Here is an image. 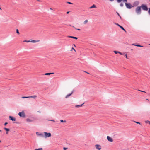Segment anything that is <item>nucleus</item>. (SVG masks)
<instances>
[{
    "label": "nucleus",
    "instance_id": "obj_50",
    "mask_svg": "<svg viewBox=\"0 0 150 150\" xmlns=\"http://www.w3.org/2000/svg\"><path fill=\"white\" fill-rule=\"evenodd\" d=\"M1 141L0 140V143L1 142Z\"/></svg>",
    "mask_w": 150,
    "mask_h": 150
},
{
    "label": "nucleus",
    "instance_id": "obj_5",
    "mask_svg": "<svg viewBox=\"0 0 150 150\" xmlns=\"http://www.w3.org/2000/svg\"><path fill=\"white\" fill-rule=\"evenodd\" d=\"M125 5L127 8L129 9H131L132 7L130 3H127L126 2L125 3Z\"/></svg>",
    "mask_w": 150,
    "mask_h": 150
},
{
    "label": "nucleus",
    "instance_id": "obj_36",
    "mask_svg": "<svg viewBox=\"0 0 150 150\" xmlns=\"http://www.w3.org/2000/svg\"><path fill=\"white\" fill-rule=\"evenodd\" d=\"M67 148H65V147H64V148H63V149H64V150H67Z\"/></svg>",
    "mask_w": 150,
    "mask_h": 150
},
{
    "label": "nucleus",
    "instance_id": "obj_12",
    "mask_svg": "<svg viewBox=\"0 0 150 150\" xmlns=\"http://www.w3.org/2000/svg\"><path fill=\"white\" fill-rule=\"evenodd\" d=\"M39 41V40H30V42L35 43Z\"/></svg>",
    "mask_w": 150,
    "mask_h": 150
},
{
    "label": "nucleus",
    "instance_id": "obj_6",
    "mask_svg": "<svg viewBox=\"0 0 150 150\" xmlns=\"http://www.w3.org/2000/svg\"><path fill=\"white\" fill-rule=\"evenodd\" d=\"M37 97V96L36 95H34L30 96H28V97H25V96H22L21 98H33L34 99L35 98Z\"/></svg>",
    "mask_w": 150,
    "mask_h": 150
},
{
    "label": "nucleus",
    "instance_id": "obj_52",
    "mask_svg": "<svg viewBox=\"0 0 150 150\" xmlns=\"http://www.w3.org/2000/svg\"><path fill=\"white\" fill-rule=\"evenodd\" d=\"M1 130H0V132H1Z\"/></svg>",
    "mask_w": 150,
    "mask_h": 150
},
{
    "label": "nucleus",
    "instance_id": "obj_22",
    "mask_svg": "<svg viewBox=\"0 0 150 150\" xmlns=\"http://www.w3.org/2000/svg\"><path fill=\"white\" fill-rule=\"evenodd\" d=\"M96 6L95 5H93V6L90 7V9H91L93 8H96Z\"/></svg>",
    "mask_w": 150,
    "mask_h": 150
},
{
    "label": "nucleus",
    "instance_id": "obj_23",
    "mask_svg": "<svg viewBox=\"0 0 150 150\" xmlns=\"http://www.w3.org/2000/svg\"><path fill=\"white\" fill-rule=\"evenodd\" d=\"M35 150H43V149L42 148H40L39 149H35Z\"/></svg>",
    "mask_w": 150,
    "mask_h": 150
},
{
    "label": "nucleus",
    "instance_id": "obj_43",
    "mask_svg": "<svg viewBox=\"0 0 150 150\" xmlns=\"http://www.w3.org/2000/svg\"><path fill=\"white\" fill-rule=\"evenodd\" d=\"M114 0H110V1H114Z\"/></svg>",
    "mask_w": 150,
    "mask_h": 150
},
{
    "label": "nucleus",
    "instance_id": "obj_15",
    "mask_svg": "<svg viewBox=\"0 0 150 150\" xmlns=\"http://www.w3.org/2000/svg\"><path fill=\"white\" fill-rule=\"evenodd\" d=\"M4 129L6 131V134H8V132L10 130L9 129L6 128H4Z\"/></svg>",
    "mask_w": 150,
    "mask_h": 150
},
{
    "label": "nucleus",
    "instance_id": "obj_10",
    "mask_svg": "<svg viewBox=\"0 0 150 150\" xmlns=\"http://www.w3.org/2000/svg\"><path fill=\"white\" fill-rule=\"evenodd\" d=\"M26 120L27 122H30L33 121V120L32 119L28 118L26 119Z\"/></svg>",
    "mask_w": 150,
    "mask_h": 150
},
{
    "label": "nucleus",
    "instance_id": "obj_17",
    "mask_svg": "<svg viewBox=\"0 0 150 150\" xmlns=\"http://www.w3.org/2000/svg\"><path fill=\"white\" fill-rule=\"evenodd\" d=\"M84 103H83V104L80 105H76L75 106V107L76 108H78L79 107H81L83 105Z\"/></svg>",
    "mask_w": 150,
    "mask_h": 150
},
{
    "label": "nucleus",
    "instance_id": "obj_40",
    "mask_svg": "<svg viewBox=\"0 0 150 150\" xmlns=\"http://www.w3.org/2000/svg\"><path fill=\"white\" fill-rule=\"evenodd\" d=\"M118 53H119V54H120L121 55H122V53H121V52H119Z\"/></svg>",
    "mask_w": 150,
    "mask_h": 150
},
{
    "label": "nucleus",
    "instance_id": "obj_3",
    "mask_svg": "<svg viewBox=\"0 0 150 150\" xmlns=\"http://www.w3.org/2000/svg\"><path fill=\"white\" fill-rule=\"evenodd\" d=\"M140 7H141V8H142L144 10L147 11L148 10V7L146 5L144 4H142L141 6H140Z\"/></svg>",
    "mask_w": 150,
    "mask_h": 150
},
{
    "label": "nucleus",
    "instance_id": "obj_26",
    "mask_svg": "<svg viewBox=\"0 0 150 150\" xmlns=\"http://www.w3.org/2000/svg\"><path fill=\"white\" fill-rule=\"evenodd\" d=\"M16 33L18 34H20L19 32L18 29H16Z\"/></svg>",
    "mask_w": 150,
    "mask_h": 150
},
{
    "label": "nucleus",
    "instance_id": "obj_49",
    "mask_svg": "<svg viewBox=\"0 0 150 150\" xmlns=\"http://www.w3.org/2000/svg\"><path fill=\"white\" fill-rule=\"evenodd\" d=\"M74 46H75V47H76V46H75V45H74Z\"/></svg>",
    "mask_w": 150,
    "mask_h": 150
},
{
    "label": "nucleus",
    "instance_id": "obj_39",
    "mask_svg": "<svg viewBox=\"0 0 150 150\" xmlns=\"http://www.w3.org/2000/svg\"><path fill=\"white\" fill-rule=\"evenodd\" d=\"M8 124V123L7 122H5V123H4V125L5 126H6L7 124Z\"/></svg>",
    "mask_w": 150,
    "mask_h": 150
},
{
    "label": "nucleus",
    "instance_id": "obj_18",
    "mask_svg": "<svg viewBox=\"0 0 150 150\" xmlns=\"http://www.w3.org/2000/svg\"><path fill=\"white\" fill-rule=\"evenodd\" d=\"M88 22V20H86L84 21L83 22V23L84 24H87Z\"/></svg>",
    "mask_w": 150,
    "mask_h": 150
},
{
    "label": "nucleus",
    "instance_id": "obj_48",
    "mask_svg": "<svg viewBox=\"0 0 150 150\" xmlns=\"http://www.w3.org/2000/svg\"><path fill=\"white\" fill-rule=\"evenodd\" d=\"M0 9L1 10H2L1 8L0 7Z\"/></svg>",
    "mask_w": 150,
    "mask_h": 150
},
{
    "label": "nucleus",
    "instance_id": "obj_51",
    "mask_svg": "<svg viewBox=\"0 0 150 150\" xmlns=\"http://www.w3.org/2000/svg\"><path fill=\"white\" fill-rule=\"evenodd\" d=\"M38 112H39L40 113V112L38 111Z\"/></svg>",
    "mask_w": 150,
    "mask_h": 150
},
{
    "label": "nucleus",
    "instance_id": "obj_25",
    "mask_svg": "<svg viewBox=\"0 0 150 150\" xmlns=\"http://www.w3.org/2000/svg\"><path fill=\"white\" fill-rule=\"evenodd\" d=\"M119 52L117 51H114V52L115 54H117V53H118Z\"/></svg>",
    "mask_w": 150,
    "mask_h": 150
},
{
    "label": "nucleus",
    "instance_id": "obj_21",
    "mask_svg": "<svg viewBox=\"0 0 150 150\" xmlns=\"http://www.w3.org/2000/svg\"><path fill=\"white\" fill-rule=\"evenodd\" d=\"M120 27L125 32H126V31L125 30V29H124V28H123V27L121 26H120Z\"/></svg>",
    "mask_w": 150,
    "mask_h": 150
},
{
    "label": "nucleus",
    "instance_id": "obj_14",
    "mask_svg": "<svg viewBox=\"0 0 150 150\" xmlns=\"http://www.w3.org/2000/svg\"><path fill=\"white\" fill-rule=\"evenodd\" d=\"M69 38H71L73 39H78V38L76 37L72 36H67Z\"/></svg>",
    "mask_w": 150,
    "mask_h": 150
},
{
    "label": "nucleus",
    "instance_id": "obj_45",
    "mask_svg": "<svg viewBox=\"0 0 150 150\" xmlns=\"http://www.w3.org/2000/svg\"><path fill=\"white\" fill-rule=\"evenodd\" d=\"M85 72H86V73L88 74H89V73H88V72H86V71Z\"/></svg>",
    "mask_w": 150,
    "mask_h": 150
},
{
    "label": "nucleus",
    "instance_id": "obj_29",
    "mask_svg": "<svg viewBox=\"0 0 150 150\" xmlns=\"http://www.w3.org/2000/svg\"><path fill=\"white\" fill-rule=\"evenodd\" d=\"M120 6L121 7H122L123 6V4L122 3H121L120 4Z\"/></svg>",
    "mask_w": 150,
    "mask_h": 150
},
{
    "label": "nucleus",
    "instance_id": "obj_9",
    "mask_svg": "<svg viewBox=\"0 0 150 150\" xmlns=\"http://www.w3.org/2000/svg\"><path fill=\"white\" fill-rule=\"evenodd\" d=\"M96 148L98 150H100L101 149V146L100 145H96L95 146Z\"/></svg>",
    "mask_w": 150,
    "mask_h": 150
},
{
    "label": "nucleus",
    "instance_id": "obj_38",
    "mask_svg": "<svg viewBox=\"0 0 150 150\" xmlns=\"http://www.w3.org/2000/svg\"><path fill=\"white\" fill-rule=\"evenodd\" d=\"M125 57H126V58H127V54H125Z\"/></svg>",
    "mask_w": 150,
    "mask_h": 150
},
{
    "label": "nucleus",
    "instance_id": "obj_20",
    "mask_svg": "<svg viewBox=\"0 0 150 150\" xmlns=\"http://www.w3.org/2000/svg\"><path fill=\"white\" fill-rule=\"evenodd\" d=\"M54 73H46L45 74V75H50V74H53Z\"/></svg>",
    "mask_w": 150,
    "mask_h": 150
},
{
    "label": "nucleus",
    "instance_id": "obj_1",
    "mask_svg": "<svg viewBox=\"0 0 150 150\" xmlns=\"http://www.w3.org/2000/svg\"><path fill=\"white\" fill-rule=\"evenodd\" d=\"M135 11L137 14H140L141 12V7L140 6L137 7L136 8Z\"/></svg>",
    "mask_w": 150,
    "mask_h": 150
},
{
    "label": "nucleus",
    "instance_id": "obj_47",
    "mask_svg": "<svg viewBox=\"0 0 150 150\" xmlns=\"http://www.w3.org/2000/svg\"><path fill=\"white\" fill-rule=\"evenodd\" d=\"M37 1H40V0H38Z\"/></svg>",
    "mask_w": 150,
    "mask_h": 150
},
{
    "label": "nucleus",
    "instance_id": "obj_4",
    "mask_svg": "<svg viewBox=\"0 0 150 150\" xmlns=\"http://www.w3.org/2000/svg\"><path fill=\"white\" fill-rule=\"evenodd\" d=\"M18 115L20 116L23 117H25V115L23 111L19 112L18 113Z\"/></svg>",
    "mask_w": 150,
    "mask_h": 150
},
{
    "label": "nucleus",
    "instance_id": "obj_24",
    "mask_svg": "<svg viewBox=\"0 0 150 150\" xmlns=\"http://www.w3.org/2000/svg\"><path fill=\"white\" fill-rule=\"evenodd\" d=\"M72 27L74 28L75 29L78 30H81L79 29H77L74 26H72Z\"/></svg>",
    "mask_w": 150,
    "mask_h": 150
},
{
    "label": "nucleus",
    "instance_id": "obj_42",
    "mask_svg": "<svg viewBox=\"0 0 150 150\" xmlns=\"http://www.w3.org/2000/svg\"><path fill=\"white\" fill-rule=\"evenodd\" d=\"M117 13L118 14V15L119 16H120V14L117 12Z\"/></svg>",
    "mask_w": 150,
    "mask_h": 150
},
{
    "label": "nucleus",
    "instance_id": "obj_2",
    "mask_svg": "<svg viewBox=\"0 0 150 150\" xmlns=\"http://www.w3.org/2000/svg\"><path fill=\"white\" fill-rule=\"evenodd\" d=\"M51 136V134L50 133H47V132H45L44 133V137L45 138L50 137Z\"/></svg>",
    "mask_w": 150,
    "mask_h": 150
},
{
    "label": "nucleus",
    "instance_id": "obj_28",
    "mask_svg": "<svg viewBox=\"0 0 150 150\" xmlns=\"http://www.w3.org/2000/svg\"><path fill=\"white\" fill-rule=\"evenodd\" d=\"M72 50H73L75 52L76 51L75 50L73 47H72L71 50H70L72 51Z\"/></svg>",
    "mask_w": 150,
    "mask_h": 150
},
{
    "label": "nucleus",
    "instance_id": "obj_27",
    "mask_svg": "<svg viewBox=\"0 0 150 150\" xmlns=\"http://www.w3.org/2000/svg\"><path fill=\"white\" fill-rule=\"evenodd\" d=\"M24 42H30V40H25L23 41Z\"/></svg>",
    "mask_w": 150,
    "mask_h": 150
},
{
    "label": "nucleus",
    "instance_id": "obj_46",
    "mask_svg": "<svg viewBox=\"0 0 150 150\" xmlns=\"http://www.w3.org/2000/svg\"><path fill=\"white\" fill-rule=\"evenodd\" d=\"M119 16L120 17V18L121 19L122 18H121V16Z\"/></svg>",
    "mask_w": 150,
    "mask_h": 150
},
{
    "label": "nucleus",
    "instance_id": "obj_41",
    "mask_svg": "<svg viewBox=\"0 0 150 150\" xmlns=\"http://www.w3.org/2000/svg\"><path fill=\"white\" fill-rule=\"evenodd\" d=\"M69 11H67V14H68L69 13Z\"/></svg>",
    "mask_w": 150,
    "mask_h": 150
},
{
    "label": "nucleus",
    "instance_id": "obj_19",
    "mask_svg": "<svg viewBox=\"0 0 150 150\" xmlns=\"http://www.w3.org/2000/svg\"><path fill=\"white\" fill-rule=\"evenodd\" d=\"M132 45H134V46H136L137 47H143V46H141V45H135V44H132Z\"/></svg>",
    "mask_w": 150,
    "mask_h": 150
},
{
    "label": "nucleus",
    "instance_id": "obj_35",
    "mask_svg": "<svg viewBox=\"0 0 150 150\" xmlns=\"http://www.w3.org/2000/svg\"><path fill=\"white\" fill-rule=\"evenodd\" d=\"M146 123H147V122H149V124H150V121H146Z\"/></svg>",
    "mask_w": 150,
    "mask_h": 150
},
{
    "label": "nucleus",
    "instance_id": "obj_11",
    "mask_svg": "<svg viewBox=\"0 0 150 150\" xmlns=\"http://www.w3.org/2000/svg\"><path fill=\"white\" fill-rule=\"evenodd\" d=\"M9 119L12 121H15L16 120V118L11 116H9Z\"/></svg>",
    "mask_w": 150,
    "mask_h": 150
},
{
    "label": "nucleus",
    "instance_id": "obj_31",
    "mask_svg": "<svg viewBox=\"0 0 150 150\" xmlns=\"http://www.w3.org/2000/svg\"><path fill=\"white\" fill-rule=\"evenodd\" d=\"M134 122H135L136 123H137V124H140V123L139 122H136L135 121H134Z\"/></svg>",
    "mask_w": 150,
    "mask_h": 150
},
{
    "label": "nucleus",
    "instance_id": "obj_34",
    "mask_svg": "<svg viewBox=\"0 0 150 150\" xmlns=\"http://www.w3.org/2000/svg\"><path fill=\"white\" fill-rule=\"evenodd\" d=\"M67 3L69 4H72V3L70 2H67Z\"/></svg>",
    "mask_w": 150,
    "mask_h": 150
},
{
    "label": "nucleus",
    "instance_id": "obj_32",
    "mask_svg": "<svg viewBox=\"0 0 150 150\" xmlns=\"http://www.w3.org/2000/svg\"><path fill=\"white\" fill-rule=\"evenodd\" d=\"M138 91H140V92H144V93H146V92H145V91H141V90H138Z\"/></svg>",
    "mask_w": 150,
    "mask_h": 150
},
{
    "label": "nucleus",
    "instance_id": "obj_16",
    "mask_svg": "<svg viewBox=\"0 0 150 150\" xmlns=\"http://www.w3.org/2000/svg\"><path fill=\"white\" fill-rule=\"evenodd\" d=\"M72 93H73V92H72L71 93L68 94L67 95H66L65 96V98H68L70 96H71V94H72Z\"/></svg>",
    "mask_w": 150,
    "mask_h": 150
},
{
    "label": "nucleus",
    "instance_id": "obj_30",
    "mask_svg": "<svg viewBox=\"0 0 150 150\" xmlns=\"http://www.w3.org/2000/svg\"><path fill=\"white\" fill-rule=\"evenodd\" d=\"M60 122H66V121L65 120H60Z\"/></svg>",
    "mask_w": 150,
    "mask_h": 150
},
{
    "label": "nucleus",
    "instance_id": "obj_53",
    "mask_svg": "<svg viewBox=\"0 0 150 150\" xmlns=\"http://www.w3.org/2000/svg\"><path fill=\"white\" fill-rule=\"evenodd\" d=\"M149 45H150V44H149Z\"/></svg>",
    "mask_w": 150,
    "mask_h": 150
},
{
    "label": "nucleus",
    "instance_id": "obj_13",
    "mask_svg": "<svg viewBox=\"0 0 150 150\" xmlns=\"http://www.w3.org/2000/svg\"><path fill=\"white\" fill-rule=\"evenodd\" d=\"M118 3H120L122 1L123 2H127V0H116Z\"/></svg>",
    "mask_w": 150,
    "mask_h": 150
},
{
    "label": "nucleus",
    "instance_id": "obj_33",
    "mask_svg": "<svg viewBox=\"0 0 150 150\" xmlns=\"http://www.w3.org/2000/svg\"><path fill=\"white\" fill-rule=\"evenodd\" d=\"M148 13H149V14L150 15V8H149V10H148Z\"/></svg>",
    "mask_w": 150,
    "mask_h": 150
},
{
    "label": "nucleus",
    "instance_id": "obj_7",
    "mask_svg": "<svg viewBox=\"0 0 150 150\" xmlns=\"http://www.w3.org/2000/svg\"><path fill=\"white\" fill-rule=\"evenodd\" d=\"M36 134L38 136H40L42 137H44V133L36 132Z\"/></svg>",
    "mask_w": 150,
    "mask_h": 150
},
{
    "label": "nucleus",
    "instance_id": "obj_37",
    "mask_svg": "<svg viewBox=\"0 0 150 150\" xmlns=\"http://www.w3.org/2000/svg\"><path fill=\"white\" fill-rule=\"evenodd\" d=\"M116 24L117 25V26H119V27H120V25L118 24V23H116Z\"/></svg>",
    "mask_w": 150,
    "mask_h": 150
},
{
    "label": "nucleus",
    "instance_id": "obj_44",
    "mask_svg": "<svg viewBox=\"0 0 150 150\" xmlns=\"http://www.w3.org/2000/svg\"><path fill=\"white\" fill-rule=\"evenodd\" d=\"M51 121H53V122H54V120H51Z\"/></svg>",
    "mask_w": 150,
    "mask_h": 150
},
{
    "label": "nucleus",
    "instance_id": "obj_8",
    "mask_svg": "<svg viewBox=\"0 0 150 150\" xmlns=\"http://www.w3.org/2000/svg\"><path fill=\"white\" fill-rule=\"evenodd\" d=\"M107 139L110 142H112L113 141V139L109 136H107Z\"/></svg>",
    "mask_w": 150,
    "mask_h": 150
}]
</instances>
